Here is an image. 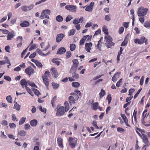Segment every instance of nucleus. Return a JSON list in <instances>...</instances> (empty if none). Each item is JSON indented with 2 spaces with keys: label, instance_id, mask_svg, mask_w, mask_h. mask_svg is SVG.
Masks as SVG:
<instances>
[{
  "label": "nucleus",
  "instance_id": "nucleus-42",
  "mask_svg": "<svg viewBox=\"0 0 150 150\" xmlns=\"http://www.w3.org/2000/svg\"><path fill=\"white\" fill-rule=\"evenodd\" d=\"M6 100L9 103H12V98L10 96H8L6 97Z\"/></svg>",
  "mask_w": 150,
  "mask_h": 150
},
{
  "label": "nucleus",
  "instance_id": "nucleus-51",
  "mask_svg": "<svg viewBox=\"0 0 150 150\" xmlns=\"http://www.w3.org/2000/svg\"><path fill=\"white\" fill-rule=\"evenodd\" d=\"M105 19L106 21H110L111 20L110 15H106L105 16Z\"/></svg>",
  "mask_w": 150,
  "mask_h": 150
},
{
  "label": "nucleus",
  "instance_id": "nucleus-28",
  "mask_svg": "<svg viewBox=\"0 0 150 150\" xmlns=\"http://www.w3.org/2000/svg\"><path fill=\"white\" fill-rule=\"evenodd\" d=\"M26 134V132L24 130H20L18 132V134L22 137H24Z\"/></svg>",
  "mask_w": 150,
  "mask_h": 150
},
{
  "label": "nucleus",
  "instance_id": "nucleus-63",
  "mask_svg": "<svg viewBox=\"0 0 150 150\" xmlns=\"http://www.w3.org/2000/svg\"><path fill=\"white\" fill-rule=\"evenodd\" d=\"M38 53L41 55H44V54L42 52V51L40 49H38L37 50Z\"/></svg>",
  "mask_w": 150,
  "mask_h": 150
},
{
  "label": "nucleus",
  "instance_id": "nucleus-18",
  "mask_svg": "<svg viewBox=\"0 0 150 150\" xmlns=\"http://www.w3.org/2000/svg\"><path fill=\"white\" fill-rule=\"evenodd\" d=\"M15 36V34L14 32L13 31H12L8 33L7 40H11V39L13 38Z\"/></svg>",
  "mask_w": 150,
  "mask_h": 150
},
{
  "label": "nucleus",
  "instance_id": "nucleus-38",
  "mask_svg": "<svg viewBox=\"0 0 150 150\" xmlns=\"http://www.w3.org/2000/svg\"><path fill=\"white\" fill-rule=\"evenodd\" d=\"M73 18V17L71 15H68L66 18V21L68 22L70 21Z\"/></svg>",
  "mask_w": 150,
  "mask_h": 150
},
{
  "label": "nucleus",
  "instance_id": "nucleus-32",
  "mask_svg": "<svg viewBox=\"0 0 150 150\" xmlns=\"http://www.w3.org/2000/svg\"><path fill=\"white\" fill-rule=\"evenodd\" d=\"M25 89L32 96H33L34 95L32 91L28 87H26Z\"/></svg>",
  "mask_w": 150,
  "mask_h": 150
},
{
  "label": "nucleus",
  "instance_id": "nucleus-35",
  "mask_svg": "<svg viewBox=\"0 0 150 150\" xmlns=\"http://www.w3.org/2000/svg\"><path fill=\"white\" fill-rule=\"evenodd\" d=\"M52 84L53 86V88L54 89H57L59 86V84L57 83L53 82L52 83Z\"/></svg>",
  "mask_w": 150,
  "mask_h": 150
},
{
  "label": "nucleus",
  "instance_id": "nucleus-39",
  "mask_svg": "<svg viewBox=\"0 0 150 150\" xmlns=\"http://www.w3.org/2000/svg\"><path fill=\"white\" fill-rule=\"evenodd\" d=\"M26 119L25 117H23L20 120L19 122V125H21L23 124L25 121Z\"/></svg>",
  "mask_w": 150,
  "mask_h": 150
},
{
  "label": "nucleus",
  "instance_id": "nucleus-34",
  "mask_svg": "<svg viewBox=\"0 0 150 150\" xmlns=\"http://www.w3.org/2000/svg\"><path fill=\"white\" fill-rule=\"evenodd\" d=\"M76 30L74 29H73L70 30L68 32V35L69 36L73 35L75 33Z\"/></svg>",
  "mask_w": 150,
  "mask_h": 150
},
{
  "label": "nucleus",
  "instance_id": "nucleus-45",
  "mask_svg": "<svg viewBox=\"0 0 150 150\" xmlns=\"http://www.w3.org/2000/svg\"><path fill=\"white\" fill-rule=\"evenodd\" d=\"M21 9L23 11H28L27 6H23L21 7Z\"/></svg>",
  "mask_w": 150,
  "mask_h": 150
},
{
  "label": "nucleus",
  "instance_id": "nucleus-37",
  "mask_svg": "<svg viewBox=\"0 0 150 150\" xmlns=\"http://www.w3.org/2000/svg\"><path fill=\"white\" fill-rule=\"evenodd\" d=\"M43 80L44 83L47 87V89H48V86L49 83L48 81V79H43Z\"/></svg>",
  "mask_w": 150,
  "mask_h": 150
},
{
  "label": "nucleus",
  "instance_id": "nucleus-48",
  "mask_svg": "<svg viewBox=\"0 0 150 150\" xmlns=\"http://www.w3.org/2000/svg\"><path fill=\"white\" fill-rule=\"evenodd\" d=\"M72 73V77L75 79H77L79 78V75L77 74L76 72Z\"/></svg>",
  "mask_w": 150,
  "mask_h": 150
},
{
  "label": "nucleus",
  "instance_id": "nucleus-60",
  "mask_svg": "<svg viewBox=\"0 0 150 150\" xmlns=\"http://www.w3.org/2000/svg\"><path fill=\"white\" fill-rule=\"evenodd\" d=\"M34 6V5L33 4H30L29 6H27L28 11H30L32 9Z\"/></svg>",
  "mask_w": 150,
  "mask_h": 150
},
{
  "label": "nucleus",
  "instance_id": "nucleus-56",
  "mask_svg": "<svg viewBox=\"0 0 150 150\" xmlns=\"http://www.w3.org/2000/svg\"><path fill=\"white\" fill-rule=\"evenodd\" d=\"M134 91L135 90L134 88L130 89L129 91V95H132Z\"/></svg>",
  "mask_w": 150,
  "mask_h": 150
},
{
  "label": "nucleus",
  "instance_id": "nucleus-49",
  "mask_svg": "<svg viewBox=\"0 0 150 150\" xmlns=\"http://www.w3.org/2000/svg\"><path fill=\"white\" fill-rule=\"evenodd\" d=\"M103 32L106 35H108V30L105 27H103Z\"/></svg>",
  "mask_w": 150,
  "mask_h": 150
},
{
  "label": "nucleus",
  "instance_id": "nucleus-53",
  "mask_svg": "<svg viewBox=\"0 0 150 150\" xmlns=\"http://www.w3.org/2000/svg\"><path fill=\"white\" fill-rule=\"evenodd\" d=\"M71 55V54L70 51H68L66 52V56L67 58L70 57Z\"/></svg>",
  "mask_w": 150,
  "mask_h": 150
},
{
  "label": "nucleus",
  "instance_id": "nucleus-46",
  "mask_svg": "<svg viewBox=\"0 0 150 150\" xmlns=\"http://www.w3.org/2000/svg\"><path fill=\"white\" fill-rule=\"evenodd\" d=\"M39 110L41 112L45 113L46 112V109L44 108H42L41 106H40L39 107Z\"/></svg>",
  "mask_w": 150,
  "mask_h": 150
},
{
  "label": "nucleus",
  "instance_id": "nucleus-9",
  "mask_svg": "<svg viewBox=\"0 0 150 150\" xmlns=\"http://www.w3.org/2000/svg\"><path fill=\"white\" fill-rule=\"evenodd\" d=\"M26 73L29 75L33 74L35 72L34 70L30 66H29L25 69Z\"/></svg>",
  "mask_w": 150,
  "mask_h": 150
},
{
  "label": "nucleus",
  "instance_id": "nucleus-5",
  "mask_svg": "<svg viewBox=\"0 0 150 150\" xmlns=\"http://www.w3.org/2000/svg\"><path fill=\"white\" fill-rule=\"evenodd\" d=\"M50 13V11L48 9L43 10L41 12V15L40 18L41 19L45 18H49L48 15Z\"/></svg>",
  "mask_w": 150,
  "mask_h": 150
},
{
  "label": "nucleus",
  "instance_id": "nucleus-64",
  "mask_svg": "<svg viewBox=\"0 0 150 150\" xmlns=\"http://www.w3.org/2000/svg\"><path fill=\"white\" fill-rule=\"evenodd\" d=\"M30 126L29 124H26L25 125L24 128L25 130H27L30 129Z\"/></svg>",
  "mask_w": 150,
  "mask_h": 150
},
{
  "label": "nucleus",
  "instance_id": "nucleus-61",
  "mask_svg": "<svg viewBox=\"0 0 150 150\" xmlns=\"http://www.w3.org/2000/svg\"><path fill=\"white\" fill-rule=\"evenodd\" d=\"M33 91H34V93L35 95L37 96L39 95L40 92L37 89H34V90H33Z\"/></svg>",
  "mask_w": 150,
  "mask_h": 150
},
{
  "label": "nucleus",
  "instance_id": "nucleus-54",
  "mask_svg": "<svg viewBox=\"0 0 150 150\" xmlns=\"http://www.w3.org/2000/svg\"><path fill=\"white\" fill-rule=\"evenodd\" d=\"M4 132L2 131L0 136L2 138L5 139L7 138V137L6 135L4 134Z\"/></svg>",
  "mask_w": 150,
  "mask_h": 150
},
{
  "label": "nucleus",
  "instance_id": "nucleus-62",
  "mask_svg": "<svg viewBox=\"0 0 150 150\" xmlns=\"http://www.w3.org/2000/svg\"><path fill=\"white\" fill-rule=\"evenodd\" d=\"M4 78L8 81H11V78L9 76H4Z\"/></svg>",
  "mask_w": 150,
  "mask_h": 150
},
{
  "label": "nucleus",
  "instance_id": "nucleus-1",
  "mask_svg": "<svg viewBox=\"0 0 150 150\" xmlns=\"http://www.w3.org/2000/svg\"><path fill=\"white\" fill-rule=\"evenodd\" d=\"M71 94L72 96L69 97V101L70 105H71L76 103L79 99V97L78 95L74 93H71Z\"/></svg>",
  "mask_w": 150,
  "mask_h": 150
},
{
  "label": "nucleus",
  "instance_id": "nucleus-6",
  "mask_svg": "<svg viewBox=\"0 0 150 150\" xmlns=\"http://www.w3.org/2000/svg\"><path fill=\"white\" fill-rule=\"evenodd\" d=\"M66 112L63 106L57 108L56 113V115L57 117L62 116L63 115L65 112Z\"/></svg>",
  "mask_w": 150,
  "mask_h": 150
},
{
  "label": "nucleus",
  "instance_id": "nucleus-57",
  "mask_svg": "<svg viewBox=\"0 0 150 150\" xmlns=\"http://www.w3.org/2000/svg\"><path fill=\"white\" fill-rule=\"evenodd\" d=\"M106 99L108 100V103H110L111 102L112 99L110 95H108L106 98Z\"/></svg>",
  "mask_w": 150,
  "mask_h": 150
},
{
  "label": "nucleus",
  "instance_id": "nucleus-15",
  "mask_svg": "<svg viewBox=\"0 0 150 150\" xmlns=\"http://www.w3.org/2000/svg\"><path fill=\"white\" fill-rule=\"evenodd\" d=\"M20 84L22 86L23 88L25 87H27L28 85V81H26V80L24 79L21 80L20 81Z\"/></svg>",
  "mask_w": 150,
  "mask_h": 150
},
{
  "label": "nucleus",
  "instance_id": "nucleus-10",
  "mask_svg": "<svg viewBox=\"0 0 150 150\" xmlns=\"http://www.w3.org/2000/svg\"><path fill=\"white\" fill-rule=\"evenodd\" d=\"M51 74L55 78H57L58 76V74L57 72V69L54 67H52L51 69Z\"/></svg>",
  "mask_w": 150,
  "mask_h": 150
},
{
  "label": "nucleus",
  "instance_id": "nucleus-44",
  "mask_svg": "<svg viewBox=\"0 0 150 150\" xmlns=\"http://www.w3.org/2000/svg\"><path fill=\"white\" fill-rule=\"evenodd\" d=\"M57 100V97L56 96H55L53 98L52 100H51V103L52 106L53 107H54V102L56 101Z\"/></svg>",
  "mask_w": 150,
  "mask_h": 150
},
{
  "label": "nucleus",
  "instance_id": "nucleus-7",
  "mask_svg": "<svg viewBox=\"0 0 150 150\" xmlns=\"http://www.w3.org/2000/svg\"><path fill=\"white\" fill-rule=\"evenodd\" d=\"M65 8L70 11L75 13L76 12L77 7L75 6L68 5L65 6Z\"/></svg>",
  "mask_w": 150,
  "mask_h": 150
},
{
  "label": "nucleus",
  "instance_id": "nucleus-8",
  "mask_svg": "<svg viewBox=\"0 0 150 150\" xmlns=\"http://www.w3.org/2000/svg\"><path fill=\"white\" fill-rule=\"evenodd\" d=\"M143 141L144 143L145 144L142 148V149L144 148H145L146 146H149L150 145V144L149 143L148 139L146 136L144 134L143 135Z\"/></svg>",
  "mask_w": 150,
  "mask_h": 150
},
{
  "label": "nucleus",
  "instance_id": "nucleus-25",
  "mask_svg": "<svg viewBox=\"0 0 150 150\" xmlns=\"http://www.w3.org/2000/svg\"><path fill=\"white\" fill-rule=\"evenodd\" d=\"M98 103L96 102L92 104V108L94 110H96L98 108Z\"/></svg>",
  "mask_w": 150,
  "mask_h": 150
},
{
  "label": "nucleus",
  "instance_id": "nucleus-13",
  "mask_svg": "<svg viewBox=\"0 0 150 150\" xmlns=\"http://www.w3.org/2000/svg\"><path fill=\"white\" fill-rule=\"evenodd\" d=\"M120 74L121 73L119 72L116 73L112 77V81L114 82L116 81L119 77Z\"/></svg>",
  "mask_w": 150,
  "mask_h": 150
},
{
  "label": "nucleus",
  "instance_id": "nucleus-36",
  "mask_svg": "<svg viewBox=\"0 0 150 150\" xmlns=\"http://www.w3.org/2000/svg\"><path fill=\"white\" fill-rule=\"evenodd\" d=\"M72 85L74 87L77 88L80 86V83L77 82H73L72 83Z\"/></svg>",
  "mask_w": 150,
  "mask_h": 150
},
{
  "label": "nucleus",
  "instance_id": "nucleus-14",
  "mask_svg": "<svg viewBox=\"0 0 150 150\" xmlns=\"http://www.w3.org/2000/svg\"><path fill=\"white\" fill-rule=\"evenodd\" d=\"M147 39L144 37H142L139 39V44H142L145 42V45L147 44Z\"/></svg>",
  "mask_w": 150,
  "mask_h": 150
},
{
  "label": "nucleus",
  "instance_id": "nucleus-52",
  "mask_svg": "<svg viewBox=\"0 0 150 150\" xmlns=\"http://www.w3.org/2000/svg\"><path fill=\"white\" fill-rule=\"evenodd\" d=\"M52 61L53 63H55V64L58 66L60 64V62L58 60H56L55 59H53L52 60Z\"/></svg>",
  "mask_w": 150,
  "mask_h": 150
},
{
  "label": "nucleus",
  "instance_id": "nucleus-40",
  "mask_svg": "<svg viewBox=\"0 0 150 150\" xmlns=\"http://www.w3.org/2000/svg\"><path fill=\"white\" fill-rule=\"evenodd\" d=\"M144 26L146 28L150 27V21H146L144 23Z\"/></svg>",
  "mask_w": 150,
  "mask_h": 150
},
{
  "label": "nucleus",
  "instance_id": "nucleus-26",
  "mask_svg": "<svg viewBox=\"0 0 150 150\" xmlns=\"http://www.w3.org/2000/svg\"><path fill=\"white\" fill-rule=\"evenodd\" d=\"M105 94V92L103 89H101L100 93H99L100 97L101 98Z\"/></svg>",
  "mask_w": 150,
  "mask_h": 150
},
{
  "label": "nucleus",
  "instance_id": "nucleus-30",
  "mask_svg": "<svg viewBox=\"0 0 150 150\" xmlns=\"http://www.w3.org/2000/svg\"><path fill=\"white\" fill-rule=\"evenodd\" d=\"M20 105L16 102L14 105L13 108L16 110H20Z\"/></svg>",
  "mask_w": 150,
  "mask_h": 150
},
{
  "label": "nucleus",
  "instance_id": "nucleus-47",
  "mask_svg": "<svg viewBox=\"0 0 150 150\" xmlns=\"http://www.w3.org/2000/svg\"><path fill=\"white\" fill-rule=\"evenodd\" d=\"M79 20L78 18H76L74 19L73 21V23L75 25H77L79 22Z\"/></svg>",
  "mask_w": 150,
  "mask_h": 150
},
{
  "label": "nucleus",
  "instance_id": "nucleus-2",
  "mask_svg": "<svg viewBox=\"0 0 150 150\" xmlns=\"http://www.w3.org/2000/svg\"><path fill=\"white\" fill-rule=\"evenodd\" d=\"M105 40L106 42L105 44L108 48H110L111 46L114 45V43L112 42V38L108 35L105 36Z\"/></svg>",
  "mask_w": 150,
  "mask_h": 150
},
{
  "label": "nucleus",
  "instance_id": "nucleus-12",
  "mask_svg": "<svg viewBox=\"0 0 150 150\" xmlns=\"http://www.w3.org/2000/svg\"><path fill=\"white\" fill-rule=\"evenodd\" d=\"M64 35L62 33L58 34L56 37V42H60L64 37Z\"/></svg>",
  "mask_w": 150,
  "mask_h": 150
},
{
  "label": "nucleus",
  "instance_id": "nucleus-21",
  "mask_svg": "<svg viewBox=\"0 0 150 150\" xmlns=\"http://www.w3.org/2000/svg\"><path fill=\"white\" fill-rule=\"evenodd\" d=\"M89 36L88 35L84 36L82 38L80 42V45H83L86 39Z\"/></svg>",
  "mask_w": 150,
  "mask_h": 150
},
{
  "label": "nucleus",
  "instance_id": "nucleus-11",
  "mask_svg": "<svg viewBox=\"0 0 150 150\" xmlns=\"http://www.w3.org/2000/svg\"><path fill=\"white\" fill-rule=\"evenodd\" d=\"M94 4V2H91L89 5L86 7L85 9V10L89 12H92Z\"/></svg>",
  "mask_w": 150,
  "mask_h": 150
},
{
  "label": "nucleus",
  "instance_id": "nucleus-22",
  "mask_svg": "<svg viewBox=\"0 0 150 150\" xmlns=\"http://www.w3.org/2000/svg\"><path fill=\"white\" fill-rule=\"evenodd\" d=\"M31 61L32 62H34L35 64L38 67L40 68L42 67V65L40 62L37 60H35L33 59H32Z\"/></svg>",
  "mask_w": 150,
  "mask_h": 150
},
{
  "label": "nucleus",
  "instance_id": "nucleus-27",
  "mask_svg": "<svg viewBox=\"0 0 150 150\" xmlns=\"http://www.w3.org/2000/svg\"><path fill=\"white\" fill-rule=\"evenodd\" d=\"M65 110L67 112V111L69 108V106L68 102L67 101H66L64 103Z\"/></svg>",
  "mask_w": 150,
  "mask_h": 150
},
{
  "label": "nucleus",
  "instance_id": "nucleus-41",
  "mask_svg": "<svg viewBox=\"0 0 150 150\" xmlns=\"http://www.w3.org/2000/svg\"><path fill=\"white\" fill-rule=\"evenodd\" d=\"M121 116L123 119L124 122L128 121V119L124 114H121Z\"/></svg>",
  "mask_w": 150,
  "mask_h": 150
},
{
  "label": "nucleus",
  "instance_id": "nucleus-4",
  "mask_svg": "<svg viewBox=\"0 0 150 150\" xmlns=\"http://www.w3.org/2000/svg\"><path fill=\"white\" fill-rule=\"evenodd\" d=\"M148 9L143 7H141L138 10L137 13L139 17L144 16L147 14Z\"/></svg>",
  "mask_w": 150,
  "mask_h": 150
},
{
  "label": "nucleus",
  "instance_id": "nucleus-16",
  "mask_svg": "<svg viewBox=\"0 0 150 150\" xmlns=\"http://www.w3.org/2000/svg\"><path fill=\"white\" fill-rule=\"evenodd\" d=\"M92 44L91 42H89V43H86L85 44V48L86 51L88 52H90L91 50V47H92Z\"/></svg>",
  "mask_w": 150,
  "mask_h": 150
},
{
  "label": "nucleus",
  "instance_id": "nucleus-50",
  "mask_svg": "<svg viewBox=\"0 0 150 150\" xmlns=\"http://www.w3.org/2000/svg\"><path fill=\"white\" fill-rule=\"evenodd\" d=\"M122 79H120L117 83L116 86L117 87H119L120 86V83L122 82Z\"/></svg>",
  "mask_w": 150,
  "mask_h": 150
},
{
  "label": "nucleus",
  "instance_id": "nucleus-33",
  "mask_svg": "<svg viewBox=\"0 0 150 150\" xmlns=\"http://www.w3.org/2000/svg\"><path fill=\"white\" fill-rule=\"evenodd\" d=\"M72 62L73 63V65H74L75 66L78 67L79 64V62L77 59H75L72 61Z\"/></svg>",
  "mask_w": 150,
  "mask_h": 150
},
{
  "label": "nucleus",
  "instance_id": "nucleus-29",
  "mask_svg": "<svg viewBox=\"0 0 150 150\" xmlns=\"http://www.w3.org/2000/svg\"><path fill=\"white\" fill-rule=\"evenodd\" d=\"M28 84L29 85L31 86L32 87L35 88L37 87L35 85V83L33 82L30 81L29 80L28 81Z\"/></svg>",
  "mask_w": 150,
  "mask_h": 150
},
{
  "label": "nucleus",
  "instance_id": "nucleus-17",
  "mask_svg": "<svg viewBox=\"0 0 150 150\" xmlns=\"http://www.w3.org/2000/svg\"><path fill=\"white\" fill-rule=\"evenodd\" d=\"M63 139L60 137H58L57 138V144L58 145L59 147L61 148L63 147Z\"/></svg>",
  "mask_w": 150,
  "mask_h": 150
},
{
  "label": "nucleus",
  "instance_id": "nucleus-59",
  "mask_svg": "<svg viewBox=\"0 0 150 150\" xmlns=\"http://www.w3.org/2000/svg\"><path fill=\"white\" fill-rule=\"evenodd\" d=\"M127 43V40H126V38L124 40L122 43L121 44V46H123L126 45Z\"/></svg>",
  "mask_w": 150,
  "mask_h": 150
},
{
  "label": "nucleus",
  "instance_id": "nucleus-43",
  "mask_svg": "<svg viewBox=\"0 0 150 150\" xmlns=\"http://www.w3.org/2000/svg\"><path fill=\"white\" fill-rule=\"evenodd\" d=\"M76 46L74 44H71L70 45V50L71 51H74L75 49Z\"/></svg>",
  "mask_w": 150,
  "mask_h": 150
},
{
  "label": "nucleus",
  "instance_id": "nucleus-20",
  "mask_svg": "<svg viewBox=\"0 0 150 150\" xmlns=\"http://www.w3.org/2000/svg\"><path fill=\"white\" fill-rule=\"evenodd\" d=\"M29 23L27 21H25L20 24V26L22 27H27L29 26Z\"/></svg>",
  "mask_w": 150,
  "mask_h": 150
},
{
  "label": "nucleus",
  "instance_id": "nucleus-55",
  "mask_svg": "<svg viewBox=\"0 0 150 150\" xmlns=\"http://www.w3.org/2000/svg\"><path fill=\"white\" fill-rule=\"evenodd\" d=\"M142 90V88H140L137 91V93L134 96V99L136 98L137 97V96H138V95L139 94V93Z\"/></svg>",
  "mask_w": 150,
  "mask_h": 150
},
{
  "label": "nucleus",
  "instance_id": "nucleus-31",
  "mask_svg": "<svg viewBox=\"0 0 150 150\" xmlns=\"http://www.w3.org/2000/svg\"><path fill=\"white\" fill-rule=\"evenodd\" d=\"M56 20L58 22H61L63 21V18L61 16L58 15L56 18Z\"/></svg>",
  "mask_w": 150,
  "mask_h": 150
},
{
  "label": "nucleus",
  "instance_id": "nucleus-19",
  "mask_svg": "<svg viewBox=\"0 0 150 150\" xmlns=\"http://www.w3.org/2000/svg\"><path fill=\"white\" fill-rule=\"evenodd\" d=\"M66 49L64 47H61L57 51V54H62L66 52Z\"/></svg>",
  "mask_w": 150,
  "mask_h": 150
},
{
  "label": "nucleus",
  "instance_id": "nucleus-23",
  "mask_svg": "<svg viewBox=\"0 0 150 150\" xmlns=\"http://www.w3.org/2000/svg\"><path fill=\"white\" fill-rule=\"evenodd\" d=\"M38 124L37 121L35 119L31 120L30 122V124L33 127L35 126Z\"/></svg>",
  "mask_w": 150,
  "mask_h": 150
},
{
  "label": "nucleus",
  "instance_id": "nucleus-24",
  "mask_svg": "<svg viewBox=\"0 0 150 150\" xmlns=\"http://www.w3.org/2000/svg\"><path fill=\"white\" fill-rule=\"evenodd\" d=\"M77 67H78L72 65L69 71L70 73L76 72V71Z\"/></svg>",
  "mask_w": 150,
  "mask_h": 150
},
{
  "label": "nucleus",
  "instance_id": "nucleus-3",
  "mask_svg": "<svg viewBox=\"0 0 150 150\" xmlns=\"http://www.w3.org/2000/svg\"><path fill=\"white\" fill-rule=\"evenodd\" d=\"M77 139L76 138L69 137L68 139V142L69 146L73 149L77 145Z\"/></svg>",
  "mask_w": 150,
  "mask_h": 150
},
{
  "label": "nucleus",
  "instance_id": "nucleus-58",
  "mask_svg": "<svg viewBox=\"0 0 150 150\" xmlns=\"http://www.w3.org/2000/svg\"><path fill=\"white\" fill-rule=\"evenodd\" d=\"M27 50L28 49L27 48L23 51L21 55V57L22 58L23 57L24 55L25 54V53L27 52Z\"/></svg>",
  "mask_w": 150,
  "mask_h": 150
}]
</instances>
